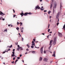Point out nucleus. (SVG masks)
Returning a JSON list of instances; mask_svg holds the SVG:
<instances>
[{
  "label": "nucleus",
  "instance_id": "obj_1",
  "mask_svg": "<svg viewBox=\"0 0 65 65\" xmlns=\"http://www.w3.org/2000/svg\"><path fill=\"white\" fill-rule=\"evenodd\" d=\"M56 41H57V38L55 37L54 39V41L53 42V44L54 45H55L56 43Z\"/></svg>",
  "mask_w": 65,
  "mask_h": 65
},
{
  "label": "nucleus",
  "instance_id": "obj_2",
  "mask_svg": "<svg viewBox=\"0 0 65 65\" xmlns=\"http://www.w3.org/2000/svg\"><path fill=\"white\" fill-rule=\"evenodd\" d=\"M60 12H58L57 13L56 17V18L57 19H58V18H59V15H60Z\"/></svg>",
  "mask_w": 65,
  "mask_h": 65
},
{
  "label": "nucleus",
  "instance_id": "obj_3",
  "mask_svg": "<svg viewBox=\"0 0 65 65\" xmlns=\"http://www.w3.org/2000/svg\"><path fill=\"white\" fill-rule=\"evenodd\" d=\"M57 6V4H56V3H55V4L54 5V6L53 7V13H54V8H56V6Z\"/></svg>",
  "mask_w": 65,
  "mask_h": 65
},
{
  "label": "nucleus",
  "instance_id": "obj_4",
  "mask_svg": "<svg viewBox=\"0 0 65 65\" xmlns=\"http://www.w3.org/2000/svg\"><path fill=\"white\" fill-rule=\"evenodd\" d=\"M58 35L60 37H62V34L60 32H58Z\"/></svg>",
  "mask_w": 65,
  "mask_h": 65
},
{
  "label": "nucleus",
  "instance_id": "obj_5",
  "mask_svg": "<svg viewBox=\"0 0 65 65\" xmlns=\"http://www.w3.org/2000/svg\"><path fill=\"white\" fill-rule=\"evenodd\" d=\"M53 0H52V3H51V5L50 6V8L51 9H52V7H53Z\"/></svg>",
  "mask_w": 65,
  "mask_h": 65
},
{
  "label": "nucleus",
  "instance_id": "obj_6",
  "mask_svg": "<svg viewBox=\"0 0 65 65\" xmlns=\"http://www.w3.org/2000/svg\"><path fill=\"white\" fill-rule=\"evenodd\" d=\"M40 7H39L38 6V5H37V6L36 7V8L35 9H40Z\"/></svg>",
  "mask_w": 65,
  "mask_h": 65
},
{
  "label": "nucleus",
  "instance_id": "obj_7",
  "mask_svg": "<svg viewBox=\"0 0 65 65\" xmlns=\"http://www.w3.org/2000/svg\"><path fill=\"white\" fill-rule=\"evenodd\" d=\"M41 53V54L43 53V47H42L40 50Z\"/></svg>",
  "mask_w": 65,
  "mask_h": 65
},
{
  "label": "nucleus",
  "instance_id": "obj_8",
  "mask_svg": "<svg viewBox=\"0 0 65 65\" xmlns=\"http://www.w3.org/2000/svg\"><path fill=\"white\" fill-rule=\"evenodd\" d=\"M0 14L1 15H2V14H3V15H5V14H4L3 13V12H2L1 11H0Z\"/></svg>",
  "mask_w": 65,
  "mask_h": 65
},
{
  "label": "nucleus",
  "instance_id": "obj_9",
  "mask_svg": "<svg viewBox=\"0 0 65 65\" xmlns=\"http://www.w3.org/2000/svg\"><path fill=\"white\" fill-rule=\"evenodd\" d=\"M44 61L46 62H47V61H48V59L47 58H45L44 59Z\"/></svg>",
  "mask_w": 65,
  "mask_h": 65
},
{
  "label": "nucleus",
  "instance_id": "obj_10",
  "mask_svg": "<svg viewBox=\"0 0 65 65\" xmlns=\"http://www.w3.org/2000/svg\"><path fill=\"white\" fill-rule=\"evenodd\" d=\"M31 45H35V43H34V42L33 41H32V44Z\"/></svg>",
  "mask_w": 65,
  "mask_h": 65
},
{
  "label": "nucleus",
  "instance_id": "obj_11",
  "mask_svg": "<svg viewBox=\"0 0 65 65\" xmlns=\"http://www.w3.org/2000/svg\"><path fill=\"white\" fill-rule=\"evenodd\" d=\"M53 40H51L50 42V43L49 44L50 45H52V43L53 42Z\"/></svg>",
  "mask_w": 65,
  "mask_h": 65
},
{
  "label": "nucleus",
  "instance_id": "obj_12",
  "mask_svg": "<svg viewBox=\"0 0 65 65\" xmlns=\"http://www.w3.org/2000/svg\"><path fill=\"white\" fill-rule=\"evenodd\" d=\"M28 14V13H25L24 14V15L25 16H26V15H27Z\"/></svg>",
  "mask_w": 65,
  "mask_h": 65
},
{
  "label": "nucleus",
  "instance_id": "obj_13",
  "mask_svg": "<svg viewBox=\"0 0 65 65\" xmlns=\"http://www.w3.org/2000/svg\"><path fill=\"white\" fill-rule=\"evenodd\" d=\"M42 57H40V59H39V61H42Z\"/></svg>",
  "mask_w": 65,
  "mask_h": 65
},
{
  "label": "nucleus",
  "instance_id": "obj_14",
  "mask_svg": "<svg viewBox=\"0 0 65 65\" xmlns=\"http://www.w3.org/2000/svg\"><path fill=\"white\" fill-rule=\"evenodd\" d=\"M24 13L22 12L21 14V17H23V15H24Z\"/></svg>",
  "mask_w": 65,
  "mask_h": 65
},
{
  "label": "nucleus",
  "instance_id": "obj_15",
  "mask_svg": "<svg viewBox=\"0 0 65 65\" xmlns=\"http://www.w3.org/2000/svg\"><path fill=\"white\" fill-rule=\"evenodd\" d=\"M63 29L64 30H65V23L64 25L63 26Z\"/></svg>",
  "mask_w": 65,
  "mask_h": 65
},
{
  "label": "nucleus",
  "instance_id": "obj_16",
  "mask_svg": "<svg viewBox=\"0 0 65 65\" xmlns=\"http://www.w3.org/2000/svg\"><path fill=\"white\" fill-rule=\"evenodd\" d=\"M62 3H61L60 4V8L61 10V8L62 7Z\"/></svg>",
  "mask_w": 65,
  "mask_h": 65
},
{
  "label": "nucleus",
  "instance_id": "obj_17",
  "mask_svg": "<svg viewBox=\"0 0 65 65\" xmlns=\"http://www.w3.org/2000/svg\"><path fill=\"white\" fill-rule=\"evenodd\" d=\"M21 48V47H18V48L17 49V50L18 51H19V50H20V49Z\"/></svg>",
  "mask_w": 65,
  "mask_h": 65
},
{
  "label": "nucleus",
  "instance_id": "obj_18",
  "mask_svg": "<svg viewBox=\"0 0 65 65\" xmlns=\"http://www.w3.org/2000/svg\"><path fill=\"white\" fill-rule=\"evenodd\" d=\"M18 61V59H17L16 61H15V64H16V62H17Z\"/></svg>",
  "mask_w": 65,
  "mask_h": 65
},
{
  "label": "nucleus",
  "instance_id": "obj_19",
  "mask_svg": "<svg viewBox=\"0 0 65 65\" xmlns=\"http://www.w3.org/2000/svg\"><path fill=\"white\" fill-rule=\"evenodd\" d=\"M21 25H20V26H22L23 25V23L22 22H21L20 23Z\"/></svg>",
  "mask_w": 65,
  "mask_h": 65
},
{
  "label": "nucleus",
  "instance_id": "obj_20",
  "mask_svg": "<svg viewBox=\"0 0 65 65\" xmlns=\"http://www.w3.org/2000/svg\"><path fill=\"white\" fill-rule=\"evenodd\" d=\"M51 12V11H49L48 12V14H50V13Z\"/></svg>",
  "mask_w": 65,
  "mask_h": 65
},
{
  "label": "nucleus",
  "instance_id": "obj_21",
  "mask_svg": "<svg viewBox=\"0 0 65 65\" xmlns=\"http://www.w3.org/2000/svg\"><path fill=\"white\" fill-rule=\"evenodd\" d=\"M12 45H11L10 46H8V47H9L10 48L11 47H12Z\"/></svg>",
  "mask_w": 65,
  "mask_h": 65
},
{
  "label": "nucleus",
  "instance_id": "obj_22",
  "mask_svg": "<svg viewBox=\"0 0 65 65\" xmlns=\"http://www.w3.org/2000/svg\"><path fill=\"white\" fill-rule=\"evenodd\" d=\"M32 53H33V54H35V51H32Z\"/></svg>",
  "mask_w": 65,
  "mask_h": 65
},
{
  "label": "nucleus",
  "instance_id": "obj_23",
  "mask_svg": "<svg viewBox=\"0 0 65 65\" xmlns=\"http://www.w3.org/2000/svg\"><path fill=\"white\" fill-rule=\"evenodd\" d=\"M26 45L29 48V47H30V46H29V45L27 44Z\"/></svg>",
  "mask_w": 65,
  "mask_h": 65
},
{
  "label": "nucleus",
  "instance_id": "obj_24",
  "mask_svg": "<svg viewBox=\"0 0 65 65\" xmlns=\"http://www.w3.org/2000/svg\"><path fill=\"white\" fill-rule=\"evenodd\" d=\"M15 56V55H14V54H12L11 55V57H13L14 56Z\"/></svg>",
  "mask_w": 65,
  "mask_h": 65
},
{
  "label": "nucleus",
  "instance_id": "obj_25",
  "mask_svg": "<svg viewBox=\"0 0 65 65\" xmlns=\"http://www.w3.org/2000/svg\"><path fill=\"white\" fill-rule=\"evenodd\" d=\"M50 45V46L48 48L49 50H50V48H51V47L52 46V45Z\"/></svg>",
  "mask_w": 65,
  "mask_h": 65
},
{
  "label": "nucleus",
  "instance_id": "obj_26",
  "mask_svg": "<svg viewBox=\"0 0 65 65\" xmlns=\"http://www.w3.org/2000/svg\"><path fill=\"white\" fill-rule=\"evenodd\" d=\"M52 56H54V57H56V56H55V54H53L52 55Z\"/></svg>",
  "mask_w": 65,
  "mask_h": 65
},
{
  "label": "nucleus",
  "instance_id": "obj_27",
  "mask_svg": "<svg viewBox=\"0 0 65 65\" xmlns=\"http://www.w3.org/2000/svg\"><path fill=\"white\" fill-rule=\"evenodd\" d=\"M16 29L17 30H19V28L17 27L16 28Z\"/></svg>",
  "mask_w": 65,
  "mask_h": 65
},
{
  "label": "nucleus",
  "instance_id": "obj_28",
  "mask_svg": "<svg viewBox=\"0 0 65 65\" xmlns=\"http://www.w3.org/2000/svg\"><path fill=\"white\" fill-rule=\"evenodd\" d=\"M31 48H34V46H31Z\"/></svg>",
  "mask_w": 65,
  "mask_h": 65
},
{
  "label": "nucleus",
  "instance_id": "obj_29",
  "mask_svg": "<svg viewBox=\"0 0 65 65\" xmlns=\"http://www.w3.org/2000/svg\"><path fill=\"white\" fill-rule=\"evenodd\" d=\"M41 9V10H44V8H41V9Z\"/></svg>",
  "mask_w": 65,
  "mask_h": 65
},
{
  "label": "nucleus",
  "instance_id": "obj_30",
  "mask_svg": "<svg viewBox=\"0 0 65 65\" xmlns=\"http://www.w3.org/2000/svg\"><path fill=\"white\" fill-rule=\"evenodd\" d=\"M3 19V18L1 17V18H0V20H2Z\"/></svg>",
  "mask_w": 65,
  "mask_h": 65
},
{
  "label": "nucleus",
  "instance_id": "obj_31",
  "mask_svg": "<svg viewBox=\"0 0 65 65\" xmlns=\"http://www.w3.org/2000/svg\"><path fill=\"white\" fill-rule=\"evenodd\" d=\"M28 14H32L31 13V12H29V13H28Z\"/></svg>",
  "mask_w": 65,
  "mask_h": 65
},
{
  "label": "nucleus",
  "instance_id": "obj_32",
  "mask_svg": "<svg viewBox=\"0 0 65 65\" xmlns=\"http://www.w3.org/2000/svg\"><path fill=\"white\" fill-rule=\"evenodd\" d=\"M44 54H45V53H46V51H45L44 50Z\"/></svg>",
  "mask_w": 65,
  "mask_h": 65
},
{
  "label": "nucleus",
  "instance_id": "obj_33",
  "mask_svg": "<svg viewBox=\"0 0 65 65\" xmlns=\"http://www.w3.org/2000/svg\"><path fill=\"white\" fill-rule=\"evenodd\" d=\"M17 59H20V57H17Z\"/></svg>",
  "mask_w": 65,
  "mask_h": 65
},
{
  "label": "nucleus",
  "instance_id": "obj_34",
  "mask_svg": "<svg viewBox=\"0 0 65 65\" xmlns=\"http://www.w3.org/2000/svg\"><path fill=\"white\" fill-rule=\"evenodd\" d=\"M50 31V29H49L48 30V32H49Z\"/></svg>",
  "mask_w": 65,
  "mask_h": 65
},
{
  "label": "nucleus",
  "instance_id": "obj_35",
  "mask_svg": "<svg viewBox=\"0 0 65 65\" xmlns=\"http://www.w3.org/2000/svg\"><path fill=\"white\" fill-rule=\"evenodd\" d=\"M20 48L21 49V50H23V48L21 47V48Z\"/></svg>",
  "mask_w": 65,
  "mask_h": 65
},
{
  "label": "nucleus",
  "instance_id": "obj_36",
  "mask_svg": "<svg viewBox=\"0 0 65 65\" xmlns=\"http://www.w3.org/2000/svg\"><path fill=\"white\" fill-rule=\"evenodd\" d=\"M23 29H24V27H22L21 28V30H23Z\"/></svg>",
  "mask_w": 65,
  "mask_h": 65
},
{
  "label": "nucleus",
  "instance_id": "obj_37",
  "mask_svg": "<svg viewBox=\"0 0 65 65\" xmlns=\"http://www.w3.org/2000/svg\"><path fill=\"white\" fill-rule=\"evenodd\" d=\"M59 23H57V25L58 26V25H59Z\"/></svg>",
  "mask_w": 65,
  "mask_h": 65
},
{
  "label": "nucleus",
  "instance_id": "obj_38",
  "mask_svg": "<svg viewBox=\"0 0 65 65\" xmlns=\"http://www.w3.org/2000/svg\"><path fill=\"white\" fill-rule=\"evenodd\" d=\"M12 53L13 54H14V52H12Z\"/></svg>",
  "mask_w": 65,
  "mask_h": 65
},
{
  "label": "nucleus",
  "instance_id": "obj_39",
  "mask_svg": "<svg viewBox=\"0 0 65 65\" xmlns=\"http://www.w3.org/2000/svg\"><path fill=\"white\" fill-rule=\"evenodd\" d=\"M22 55H20V57H22Z\"/></svg>",
  "mask_w": 65,
  "mask_h": 65
},
{
  "label": "nucleus",
  "instance_id": "obj_40",
  "mask_svg": "<svg viewBox=\"0 0 65 65\" xmlns=\"http://www.w3.org/2000/svg\"><path fill=\"white\" fill-rule=\"evenodd\" d=\"M12 63L13 64V63H14V61H13L12 62Z\"/></svg>",
  "mask_w": 65,
  "mask_h": 65
},
{
  "label": "nucleus",
  "instance_id": "obj_41",
  "mask_svg": "<svg viewBox=\"0 0 65 65\" xmlns=\"http://www.w3.org/2000/svg\"><path fill=\"white\" fill-rule=\"evenodd\" d=\"M13 11L14 13V12H15V11H14V9H13Z\"/></svg>",
  "mask_w": 65,
  "mask_h": 65
},
{
  "label": "nucleus",
  "instance_id": "obj_42",
  "mask_svg": "<svg viewBox=\"0 0 65 65\" xmlns=\"http://www.w3.org/2000/svg\"><path fill=\"white\" fill-rule=\"evenodd\" d=\"M16 16V15H14L13 16V17L14 18V17H15Z\"/></svg>",
  "mask_w": 65,
  "mask_h": 65
},
{
  "label": "nucleus",
  "instance_id": "obj_43",
  "mask_svg": "<svg viewBox=\"0 0 65 65\" xmlns=\"http://www.w3.org/2000/svg\"><path fill=\"white\" fill-rule=\"evenodd\" d=\"M22 38V41H23V40H24V39L23 38Z\"/></svg>",
  "mask_w": 65,
  "mask_h": 65
},
{
  "label": "nucleus",
  "instance_id": "obj_44",
  "mask_svg": "<svg viewBox=\"0 0 65 65\" xmlns=\"http://www.w3.org/2000/svg\"><path fill=\"white\" fill-rule=\"evenodd\" d=\"M5 32H6V31H7V30L6 29H5L4 30Z\"/></svg>",
  "mask_w": 65,
  "mask_h": 65
},
{
  "label": "nucleus",
  "instance_id": "obj_45",
  "mask_svg": "<svg viewBox=\"0 0 65 65\" xmlns=\"http://www.w3.org/2000/svg\"><path fill=\"white\" fill-rule=\"evenodd\" d=\"M13 60H15V57H14L13 59Z\"/></svg>",
  "mask_w": 65,
  "mask_h": 65
},
{
  "label": "nucleus",
  "instance_id": "obj_46",
  "mask_svg": "<svg viewBox=\"0 0 65 65\" xmlns=\"http://www.w3.org/2000/svg\"><path fill=\"white\" fill-rule=\"evenodd\" d=\"M26 50L27 51H29V49H26Z\"/></svg>",
  "mask_w": 65,
  "mask_h": 65
},
{
  "label": "nucleus",
  "instance_id": "obj_47",
  "mask_svg": "<svg viewBox=\"0 0 65 65\" xmlns=\"http://www.w3.org/2000/svg\"><path fill=\"white\" fill-rule=\"evenodd\" d=\"M44 12H46V11H47L46 10H44Z\"/></svg>",
  "mask_w": 65,
  "mask_h": 65
},
{
  "label": "nucleus",
  "instance_id": "obj_48",
  "mask_svg": "<svg viewBox=\"0 0 65 65\" xmlns=\"http://www.w3.org/2000/svg\"><path fill=\"white\" fill-rule=\"evenodd\" d=\"M21 32H22V33H23V30H21Z\"/></svg>",
  "mask_w": 65,
  "mask_h": 65
},
{
  "label": "nucleus",
  "instance_id": "obj_49",
  "mask_svg": "<svg viewBox=\"0 0 65 65\" xmlns=\"http://www.w3.org/2000/svg\"><path fill=\"white\" fill-rule=\"evenodd\" d=\"M44 14L45 15V14H46L47 15V14L46 13H44Z\"/></svg>",
  "mask_w": 65,
  "mask_h": 65
},
{
  "label": "nucleus",
  "instance_id": "obj_50",
  "mask_svg": "<svg viewBox=\"0 0 65 65\" xmlns=\"http://www.w3.org/2000/svg\"><path fill=\"white\" fill-rule=\"evenodd\" d=\"M33 41H35V39H33Z\"/></svg>",
  "mask_w": 65,
  "mask_h": 65
},
{
  "label": "nucleus",
  "instance_id": "obj_51",
  "mask_svg": "<svg viewBox=\"0 0 65 65\" xmlns=\"http://www.w3.org/2000/svg\"><path fill=\"white\" fill-rule=\"evenodd\" d=\"M5 52H3V54H4V53H5Z\"/></svg>",
  "mask_w": 65,
  "mask_h": 65
},
{
  "label": "nucleus",
  "instance_id": "obj_52",
  "mask_svg": "<svg viewBox=\"0 0 65 65\" xmlns=\"http://www.w3.org/2000/svg\"><path fill=\"white\" fill-rule=\"evenodd\" d=\"M49 27H50V24L48 25V28H49Z\"/></svg>",
  "mask_w": 65,
  "mask_h": 65
},
{
  "label": "nucleus",
  "instance_id": "obj_53",
  "mask_svg": "<svg viewBox=\"0 0 65 65\" xmlns=\"http://www.w3.org/2000/svg\"><path fill=\"white\" fill-rule=\"evenodd\" d=\"M19 24H20V23H19V22H17V25H19Z\"/></svg>",
  "mask_w": 65,
  "mask_h": 65
},
{
  "label": "nucleus",
  "instance_id": "obj_54",
  "mask_svg": "<svg viewBox=\"0 0 65 65\" xmlns=\"http://www.w3.org/2000/svg\"><path fill=\"white\" fill-rule=\"evenodd\" d=\"M53 54H55V51L54 52Z\"/></svg>",
  "mask_w": 65,
  "mask_h": 65
},
{
  "label": "nucleus",
  "instance_id": "obj_55",
  "mask_svg": "<svg viewBox=\"0 0 65 65\" xmlns=\"http://www.w3.org/2000/svg\"><path fill=\"white\" fill-rule=\"evenodd\" d=\"M15 51V49H13V52H14Z\"/></svg>",
  "mask_w": 65,
  "mask_h": 65
},
{
  "label": "nucleus",
  "instance_id": "obj_56",
  "mask_svg": "<svg viewBox=\"0 0 65 65\" xmlns=\"http://www.w3.org/2000/svg\"><path fill=\"white\" fill-rule=\"evenodd\" d=\"M18 47H20V45H18Z\"/></svg>",
  "mask_w": 65,
  "mask_h": 65
},
{
  "label": "nucleus",
  "instance_id": "obj_57",
  "mask_svg": "<svg viewBox=\"0 0 65 65\" xmlns=\"http://www.w3.org/2000/svg\"><path fill=\"white\" fill-rule=\"evenodd\" d=\"M10 51V49H9L8 50V51Z\"/></svg>",
  "mask_w": 65,
  "mask_h": 65
},
{
  "label": "nucleus",
  "instance_id": "obj_58",
  "mask_svg": "<svg viewBox=\"0 0 65 65\" xmlns=\"http://www.w3.org/2000/svg\"><path fill=\"white\" fill-rule=\"evenodd\" d=\"M10 25H9V24L8 25V26H9V27H10Z\"/></svg>",
  "mask_w": 65,
  "mask_h": 65
},
{
  "label": "nucleus",
  "instance_id": "obj_59",
  "mask_svg": "<svg viewBox=\"0 0 65 65\" xmlns=\"http://www.w3.org/2000/svg\"><path fill=\"white\" fill-rule=\"evenodd\" d=\"M2 19L3 20V21H4L5 20L4 19Z\"/></svg>",
  "mask_w": 65,
  "mask_h": 65
},
{
  "label": "nucleus",
  "instance_id": "obj_60",
  "mask_svg": "<svg viewBox=\"0 0 65 65\" xmlns=\"http://www.w3.org/2000/svg\"><path fill=\"white\" fill-rule=\"evenodd\" d=\"M36 48H39V47H37Z\"/></svg>",
  "mask_w": 65,
  "mask_h": 65
},
{
  "label": "nucleus",
  "instance_id": "obj_61",
  "mask_svg": "<svg viewBox=\"0 0 65 65\" xmlns=\"http://www.w3.org/2000/svg\"><path fill=\"white\" fill-rule=\"evenodd\" d=\"M42 34L43 35H44V33Z\"/></svg>",
  "mask_w": 65,
  "mask_h": 65
},
{
  "label": "nucleus",
  "instance_id": "obj_62",
  "mask_svg": "<svg viewBox=\"0 0 65 65\" xmlns=\"http://www.w3.org/2000/svg\"><path fill=\"white\" fill-rule=\"evenodd\" d=\"M40 2H42V0H40Z\"/></svg>",
  "mask_w": 65,
  "mask_h": 65
},
{
  "label": "nucleus",
  "instance_id": "obj_63",
  "mask_svg": "<svg viewBox=\"0 0 65 65\" xmlns=\"http://www.w3.org/2000/svg\"><path fill=\"white\" fill-rule=\"evenodd\" d=\"M50 33H52V32L51 31Z\"/></svg>",
  "mask_w": 65,
  "mask_h": 65
},
{
  "label": "nucleus",
  "instance_id": "obj_64",
  "mask_svg": "<svg viewBox=\"0 0 65 65\" xmlns=\"http://www.w3.org/2000/svg\"><path fill=\"white\" fill-rule=\"evenodd\" d=\"M28 54V53H25V54Z\"/></svg>",
  "mask_w": 65,
  "mask_h": 65
}]
</instances>
